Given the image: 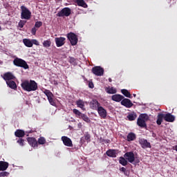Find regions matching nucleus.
<instances>
[{
  "instance_id": "obj_1",
  "label": "nucleus",
  "mask_w": 177,
  "mask_h": 177,
  "mask_svg": "<svg viewBox=\"0 0 177 177\" xmlns=\"http://www.w3.org/2000/svg\"><path fill=\"white\" fill-rule=\"evenodd\" d=\"M21 86L26 92H34L38 89V84L35 80H24L21 84Z\"/></svg>"
},
{
  "instance_id": "obj_2",
  "label": "nucleus",
  "mask_w": 177,
  "mask_h": 177,
  "mask_svg": "<svg viewBox=\"0 0 177 177\" xmlns=\"http://www.w3.org/2000/svg\"><path fill=\"white\" fill-rule=\"evenodd\" d=\"M149 115L146 113L140 114L139 118L137 120V125L140 127V128H147V124H146L147 121L149 120Z\"/></svg>"
},
{
  "instance_id": "obj_3",
  "label": "nucleus",
  "mask_w": 177,
  "mask_h": 177,
  "mask_svg": "<svg viewBox=\"0 0 177 177\" xmlns=\"http://www.w3.org/2000/svg\"><path fill=\"white\" fill-rule=\"evenodd\" d=\"M13 64L14 66H16L17 67H21L22 68H24V70H27L30 68V66H28V64L24 59L16 57L13 60Z\"/></svg>"
},
{
  "instance_id": "obj_4",
  "label": "nucleus",
  "mask_w": 177,
  "mask_h": 177,
  "mask_svg": "<svg viewBox=\"0 0 177 177\" xmlns=\"http://www.w3.org/2000/svg\"><path fill=\"white\" fill-rule=\"evenodd\" d=\"M21 19L22 20H30L31 19V11L24 6H21Z\"/></svg>"
},
{
  "instance_id": "obj_5",
  "label": "nucleus",
  "mask_w": 177,
  "mask_h": 177,
  "mask_svg": "<svg viewBox=\"0 0 177 177\" xmlns=\"http://www.w3.org/2000/svg\"><path fill=\"white\" fill-rule=\"evenodd\" d=\"M67 38L70 41L72 46H75L78 44V36L74 32H70L67 34Z\"/></svg>"
},
{
  "instance_id": "obj_6",
  "label": "nucleus",
  "mask_w": 177,
  "mask_h": 177,
  "mask_svg": "<svg viewBox=\"0 0 177 177\" xmlns=\"http://www.w3.org/2000/svg\"><path fill=\"white\" fill-rule=\"evenodd\" d=\"M44 93L47 96L50 104H51V106H56V101L53 99V93L48 89H45Z\"/></svg>"
},
{
  "instance_id": "obj_7",
  "label": "nucleus",
  "mask_w": 177,
  "mask_h": 177,
  "mask_svg": "<svg viewBox=\"0 0 177 177\" xmlns=\"http://www.w3.org/2000/svg\"><path fill=\"white\" fill-rule=\"evenodd\" d=\"M71 15V9L70 8H64L61 11L58 12L57 14V17H68Z\"/></svg>"
},
{
  "instance_id": "obj_8",
  "label": "nucleus",
  "mask_w": 177,
  "mask_h": 177,
  "mask_svg": "<svg viewBox=\"0 0 177 177\" xmlns=\"http://www.w3.org/2000/svg\"><path fill=\"white\" fill-rule=\"evenodd\" d=\"M91 73L97 77H102L104 74V69L102 66H94L91 69Z\"/></svg>"
},
{
  "instance_id": "obj_9",
  "label": "nucleus",
  "mask_w": 177,
  "mask_h": 177,
  "mask_svg": "<svg viewBox=\"0 0 177 177\" xmlns=\"http://www.w3.org/2000/svg\"><path fill=\"white\" fill-rule=\"evenodd\" d=\"M26 140H27L28 145H30V146H31V147H33V149L38 148V141L37 140V139L35 138L28 137L26 138Z\"/></svg>"
},
{
  "instance_id": "obj_10",
  "label": "nucleus",
  "mask_w": 177,
  "mask_h": 177,
  "mask_svg": "<svg viewBox=\"0 0 177 177\" xmlns=\"http://www.w3.org/2000/svg\"><path fill=\"white\" fill-rule=\"evenodd\" d=\"M124 157L131 164L135 161V153L133 151L126 152Z\"/></svg>"
},
{
  "instance_id": "obj_11",
  "label": "nucleus",
  "mask_w": 177,
  "mask_h": 177,
  "mask_svg": "<svg viewBox=\"0 0 177 177\" xmlns=\"http://www.w3.org/2000/svg\"><path fill=\"white\" fill-rule=\"evenodd\" d=\"M97 111L101 118H103V120H106L107 117V111L104 109L103 106H99Z\"/></svg>"
},
{
  "instance_id": "obj_12",
  "label": "nucleus",
  "mask_w": 177,
  "mask_h": 177,
  "mask_svg": "<svg viewBox=\"0 0 177 177\" xmlns=\"http://www.w3.org/2000/svg\"><path fill=\"white\" fill-rule=\"evenodd\" d=\"M139 143L142 149H151V145L145 138L140 139Z\"/></svg>"
},
{
  "instance_id": "obj_13",
  "label": "nucleus",
  "mask_w": 177,
  "mask_h": 177,
  "mask_svg": "<svg viewBox=\"0 0 177 177\" xmlns=\"http://www.w3.org/2000/svg\"><path fill=\"white\" fill-rule=\"evenodd\" d=\"M61 139L64 146H67V147H73V141L70 139V138L67 136H62Z\"/></svg>"
},
{
  "instance_id": "obj_14",
  "label": "nucleus",
  "mask_w": 177,
  "mask_h": 177,
  "mask_svg": "<svg viewBox=\"0 0 177 177\" xmlns=\"http://www.w3.org/2000/svg\"><path fill=\"white\" fill-rule=\"evenodd\" d=\"M122 106H124V107H127V109H131L132 106H133V104L131 101V100L127 98H123L121 101Z\"/></svg>"
},
{
  "instance_id": "obj_15",
  "label": "nucleus",
  "mask_w": 177,
  "mask_h": 177,
  "mask_svg": "<svg viewBox=\"0 0 177 177\" xmlns=\"http://www.w3.org/2000/svg\"><path fill=\"white\" fill-rule=\"evenodd\" d=\"M55 41L57 48H60V46H63L66 44V39L63 37H56Z\"/></svg>"
},
{
  "instance_id": "obj_16",
  "label": "nucleus",
  "mask_w": 177,
  "mask_h": 177,
  "mask_svg": "<svg viewBox=\"0 0 177 177\" xmlns=\"http://www.w3.org/2000/svg\"><path fill=\"white\" fill-rule=\"evenodd\" d=\"M3 78L5 81H12V80H15L16 77H15V75L12 73V72H7L3 74Z\"/></svg>"
},
{
  "instance_id": "obj_17",
  "label": "nucleus",
  "mask_w": 177,
  "mask_h": 177,
  "mask_svg": "<svg viewBox=\"0 0 177 177\" xmlns=\"http://www.w3.org/2000/svg\"><path fill=\"white\" fill-rule=\"evenodd\" d=\"M90 107L92 110H97L100 107V103L97 100H92L90 102Z\"/></svg>"
},
{
  "instance_id": "obj_18",
  "label": "nucleus",
  "mask_w": 177,
  "mask_h": 177,
  "mask_svg": "<svg viewBox=\"0 0 177 177\" xmlns=\"http://www.w3.org/2000/svg\"><path fill=\"white\" fill-rule=\"evenodd\" d=\"M106 156L108 157H111L112 158H115L117 157V154H118V150L117 149H109L106 152Z\"/></svg>"
},
{
  "instance_id": "obj_19",
  "label": "nucleus",
  "mask_w": 177,
  "mask_h": 177,
  "mask_svg": "<svg viewBox=\"0 0 177 177\" xmlns=\"http://www.w3.org/2000/svg\"><path fill=\"white\" fill-rule=\"evenodd\" d=\"M165 121L167 122H174L175 121V116L172 115L171 113L164 114Z\"/></svg>"
},
{
  "instance_id": "obj_20",
  "label": "nucleus",
  "mask_w": 177,
  "mask_h": 177,
  "mask_svg": "<svg viewBox=\"0 0 177 177\" xmlns=\"http://www.w3.org/2000/svg\"><path fill=\"white\" fill-rule=\"evenodd\" d=\"M124 99V95H120V94H115L111 96V100H113V102H122V100Z\"/></svg>"
},
{
  "instance_id": "obj_21",
  "label": "nucleus",
  "mask_w": 177,
  "mask_h": 177,
  "mask_svg": "<svg viewBox=\"0 0 177 177\" xmlns=\"http://www.w3.org/2000/svg\"><path fill=\"white\" fill-rule=\"evenodd\" d=\"M9 168V163L5 161H0V171H6Z\"/></svg>"
},
{
  "instance_id": "obj_22",
  "label": "nucleus",
  "mask_w": 177,
  "mask_h": 177,
  "mask_svg": "<svg viewBox=\"0 0 177 177\" xmlns=\"http://www.w3.org/2000/svg\"><path fill=\"white\" fill-rule=\"evenodd\" d=\"M15 135L16 138H24V136H26V132L24 130L17 129L15 132Z\"/></svg>"
},
{
  "instance_id": "obj_23",
  "label": "nucleus",
  "mask_w": 177,
  "mask_h": 177,
  "mask_svg": "<svg viewBox=\"0 0 177 177\" xmlns=\"http://www.w3.org/2000/svg\"><path fill=\"white\" fill-rule=\"evenodd\" d=\"M6 84L8 86H9V88H10L11 89H17V85L16 84V82H15V81H7Z\"/></svg>"
},
{
  "instance_id": "obj_24",
  "label": "nucleus",
  "mask_w": 177,
  "mask_h": 177,
  "mask_svg": "<svg viewBox=\"0 0 177 177\" xmlns=\"http://www.w3.org/2000/svg\"><path fill=\"white\" fill-rule=\"evenodd\" d=\"M76 104L77 107H80V109H82L84 111H85V102L82 100H78L76 101Z\"/></svg>"
},
{
  "instance_id": "obj_25",
  "label": "nucleus",
  "mask_w": 177,
  "mask_h": 177,
  "mask_svg": "<svg viewBox=\"0 0 177 177\" xmlns=\"http://www.w3.org/2000/svg\"><path fill=\"white\" fill-rule=\"evenodd\" d=\"M105 91L109 95H114L117 92V88H114V87H106Z\"/></svg>"
},
{
  "instance_id": "obj_26",
  "label": "nucleus",
  "mask_w": 177,
  "mask_h": 177,
  "mask_svg": "<svg viewBox=\"0 0 177 177\" xmlns=\"http://www.w3.org/2000/svg\"><path fill=\"white\" fill-rule=\"evenodd\" d=\"M23 42L27 48H32V41L30 40V39H24Z\"/></svg>"
},
{
  "instance_id": "obj_27",
  "label": "nucleus",
  "mask_w": 177,
  "mask_h": 177,
  "mask_svg": "<svg viewBox=\"0 0 177 177\" xmlns=\"http://www.w3.org/2000/svg\"><path fill=\"white\" fill-rule=\"evenodd\" d=\"M162 120H165L164 113H158L156 124L158 125H161V124L162 123Z\"/></svg>"
},
{
  "instance_id": "obj_28",
  "label": "nucleus",
  "mask_w": 177,
  "mask_h": 177,
  "mask_svg": "<svg viewBox=\"0 0 177 177\" xmlns=\"http://www.w3.org/2000/svg\"><path fill=\"white\" fill-rule=\"evenodd\" d=\"M136 139V134L135 133H129L127 135V142H132Z\"/></svg>"
},
{
  "instance_id": "obj_29",
  "label": "nucleus",
  "mask_w": 177,
  "mask_h": 177,
  "mask_svg": "<svg viewBox=\"0 0 177 177\" xmlns=\"http://www.w3.org/2000/svg\"><path fill=\"white\" fill-rule=\"evenodd\" d=\"M137 117H138V115H136V113H133V112L131 113H129L127 115V118L129 121H135Z\"/></svg>"
},
{
  "instance_id": "obj_30",
  "label": "nucleus",
  "mask_w": 177,
  "mask_h": 177,
  "mask_svg": "<svg viewBox=\"0 0 177 177\" xmlns=\"http://www.w3.org/2000/svg\"><path fill=\"white\" fill-rule=\"evenodd\" d=\"M119 163L123 165V167H126V165H128V160H127L125 157L121 156L119 159Z\"/></svg>"
},
{
  "instance_id": "obj_31",
  "label": "nucleus",
  "mask_w": 177,
  "mask_h": 177,
  "mask_svg": "<svg viewBox=\"0 0 177 177\" xmlns=\"http://www.w3.org/2000/svg\"><path fill=\"white\" fill-rule=\"evenodd\" d=\"M121 93L126 97H129V99H132V95H131V93H129L128 90H127V89H122L121 90Z\"/></svg>"
},
{
  "instance_id": "obj_32",
  "label": "nucleus",
  "mask_w": 177,
  "mask_h": 177,
  "mask_svg": "<svg viewBox=\"0 0 177 177\" xmlns=\"http://www.w3.org/2000/svg\"><path fill=\"white\" fill-rule=\"evenodd\" d=\"M76 2L78 6H82V8H88V5L84 0H77Z\"/></svg>"
},
{
  "instance_id": "obj_33",
  "label": "nucleus",
  "mask_w": 177,
  "mask_h": 177,
  "mask_svg": "<svg viewBox=\"0 0 177 177\" xmlns=\"http://www.w3.org/2000/svg\"><path fill=\"white\" fill-rule=\"evenodd\" d=\"M73 114H75L77 118H81V116H82V114H83L82 113H81V111H79L78 109H74L73 110Z\"/></svg>"
},
{
  "instance_id": "obj_34",
  "label": "nucleus",
  "mask_w": 177,
  "mask_h": 177,
  "mask_svg": "<svg viewBox=\"0 0 177 177\" xmlns=\"http://www.w3.org/2000/svg\"><path fill=\"white\" fill-rule=\"evenodd\" d=\"M52 45V41H50V39H47L43 42V46L44 48H49Z\"/></svg>"
},
{
  "instance_id": "obj_35",
  "label": "nucleus",
  "mask_w": 177,
  "mask_h": 177,
  "mask_svg": "<svg viewBox=\"0 0 177 177\" xmlns=\"http://www.w3.org/2000/svg\"><path fill=\"white\" fill-rule=\"evenodd\" d=\"M46 143V140L44 137H40L38 139L37 145H45Z\"/></svg>"
},
{
  "instance_id": "obj_36",
  "label": "nucleus",
  "mask_w": 177,
  "mask_h": 177,
  "mask_svg": "<svg viewBox=\"0 0 177 177\" xmlns=\"http://www.w3.org/2000/svg\"><path fill=\"white\" fill-rule=\"evenodd\" d=\"M80 118L82 119L83 121H85V122H90L91 120L86 114H82V116H80Z\"/></svg>"
},
{
  "instance_id": "obj_37",
  "label": "nucleus",
  "mask_w": 177,
  "mask_h": 177,
  "mask_svg": "<svg viewBox=\"0 0 177 177\" xmlns=\"http://www.w3.org/2000/svg\"><path fill=\"white\" fill-rule=\"evenodd\" d=\"M69 63H71V64H73V66H75V64H77V59H75L73 57H69Z\"/></svg>"
},
{
  "instance_id": "obj_38",
  "label": "nucleus",
  "mask_w": 177,
  "mask_h": 177,
  "mask_svg": "<svg viewBox=\"0 0 177 177\" xmlns=\"http://www.w3.org/2000/svg\"><path fill=\"white\" fill-rule=\"evenodd\" d=\"M26 23H27V21L21 20L19 22L18 26H19V27H20V28H23V27H24V26H26Z\"/></svg>"
},
{
  "instance_id": "obj_39",
  "label": "nucleus",
  "mask_w": 177,
  "mask_h": 177,
  "mask_svg": "<svg viewBox=\"0 0 177 177\" xmlns=\"http://www.w3.org/2000/svg\"><path fill=\"white\" fill-rule=\"evenodd\" d=\"M6 176H9V172L5 171H2L1 172H0V177H6Z\"/></svg>"
},
{
  "instance_id": "obj_40",
  "label": "nucleus",
  "mask_w": 177,
  "mask_h": 177,
  "mask_svg": "<svg viewBox=\"0 0 177 177\" xmlns=\"http://www.w3.org/2000/svg\"><path fill=\"white\" fill-rule=\"evenodd\" d=\"M84 139L85 140H86L87 142H91V135L89 133H86L84 135Z\"/></svg>"
},
{
  "instance_id": "obj_41",
  "label": "nucleus",
  "mask_w": 177,
  "mask_h": 177,
  "mask_svg": "<svg viewBox=\"0 0 177 177\" xmlns=\"http://www.w3.org/2000/svg\"><path fill=\"white\" fill-rule=\"evenodd\" d=\"M17 142L19 143L21 146H24V140L23 138L18 139Z\"/></svg>"
},
{
  "instance_id": "obj_42",
  "label": "nucleus",
  "mask_w": 177,
  "mask_h": 177,
  "mask_svg": "<svg viewBox=\"0 0 177 177\" xmlns=\"http://www.w3.org/2000/svg\"><path fill=\"white\" fill-rule=\"evenodd\" d=\"M42 26V21H37L35 24V27H36V28H39V27H41Z\"/></svg>"
},
{
  "instance_id": "obj_43",
  "label": "nucleus",
  "mask_w": 177,
  "mask_h": 177,
  "mask_svg": "<svg viewBox=\"0 0 177 177\" xmlns=\"http://www.w3.org/2000/svg\"><path fill=\"white\" fill-rule=\"evenodd\" d=\"M32 45H36L39 46V42L37 39H32Z\"/></svg>"
},
{
  "instance_id": "obj_44",
  "label": "nucleus",
  "mask_w": 177,
  "mask_h": 177,
  "mask_svg": "<svg viewBox=\"0 0 177 177\" xmlns=\"http://www.w3.org/2000/svg\"><path fill=\"white\" fill-rule=\"evenodd\" d=\"M36 32H37V29H35V28H32V34L33 35H35Z\"/></svg>"
},
{
  "instance_id": "obj_45",
  "label": "nucleus",
  "mask_w": 177,
  "mask_h": 177,
  "mask_svg": "<svg viewBox=\"0 0 177 177\" xmlns=\"http://www.w3.org/2000/svg\"><path fill=\"white\" fill-rule=\"evenodd\" d=\"M120 171H122V172H127V169L125 168V167H122V168H120Z\"/></svg>"
},
{
  "instance_id": "obj_46",
  "label": "nucleus",
  "mask_w": 177,
  "mask_h": 177,
  "mask_svg": "<svg viewBox=\"0 0 177 177\" xmlns=\"http://www.w3.org/2000/svg\"><path fill=\"white\" fill-rule=\"evenodd\" d=\"M88 86H89V88H93V83H92V82L89 83Z\"/></svg>"
},
{
  "instance_id": "obj_47",
  "label": "nucleus",
  "mask_w": 177,
  "mask_h": 177,
  "mask_svg": "<svg viewBox=\"0 0 177 177\" xmlns=\"http://www.w3.org/2000/svg\"><path fill=\"white\" fill-rule=\"evenodd\" d=\"M174 150H176V151H177V145H175V146L174 147Z\"/></svg>"
},
{
  "instance_id": "obj_48",
  "label": "nucleus",
  "mask_w": 177,
  "mask_h": 177,
  "mask_svg": "<svg viewBox=\"0 0 177 177\" xmlns=\"http://www.w3.org/2000/svg\"><path fill=\"white\" fill-rule=\"evenodd\" d=\"M109 81L111 82L113 80H111V78H109Z\"/></svg>"
},
{
  "instance_id": "obj_49",
  "label": "nucleus",
  "mask_w": 177,
  "mask_h": 177,
  "mask_svg": "<svg viewBox=\"0 0 177 177\" xmlns=\"http://www.w3.org/2000/svg\"><path fill=\"white\" fill-rule=\"evenodd\" d=\"M134 97H136V94H133Z\"/></svg>"
},
{
  "instance_id": "obj_50",
  "label": "nucleus",
  "mask_w": 177,
  "mask_h": 177,
  "mask_svg": "<svg viewBox=\"0 0 177 177\" xmlns=\"http://www.w3.org/2000/svg\"><path fill=\"white\" fill-rule=\"evenodd\" d=\"M78 1V0H76V1Z\"/></svg>"
}]
</instances>
